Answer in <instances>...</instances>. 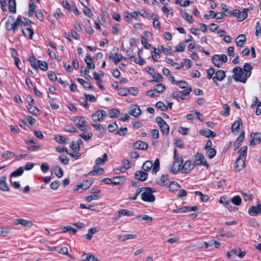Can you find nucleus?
Returning a JSON list of instances; mask_svg holds the SVG:
<instances>
[{
  "instance_id": "1",
  "label": "nucleus",
  "mask_w": 261,
  "mask_h": 261,
  "mask_svg": "<svg viewBox=\"0 0 261 261\" xmlns=\"http://www.w3.org/2000/svg\"><path fill=\"white\" fill-rule=\"evenodd\" d=\"M247 146H243L239 150V156L234 164V168L236 171H241L245 167V160L247 154Z\"/></svg>"
},
{
  "instance_id": "2",
  "label": "nucleus",
  "mask_w": 261,
  "mask_h": 261,
  "mask_svg": "<svg viewBox=\"0 0 261 261\" xmlns=\"http://www.w3.org/2000/svg\"><path fill=\"white\" fill-rule=\"evenodd\" d=\"M144 171H149L151 170V172L153 174H155L160 170V161L156 159L154 162V164L150 161H146L142 165V167Z\"/></svg>"
},
{
  "instance_id": "3",
  "label": "nucleus",
  "mask_w": 261,
  "mask_h": 261,
  "mask_svg": "<svg viewBox=\"0 0 261 261\" xmlns=\"http://www.w3.org/2000/svg\"><path fill=\"white\" fill-rule=\"evenodd\" d=\"M232 77L236 82L245 83L247 80L243 69L239 66H236L233 69Z\"/></svg>"
},
{
  "instance_id": "4",
  "label": "nucleus",
  "mask_w": 261,
  "mask_h": 261,
  "mask_svg": "<svg viewBox=\"0 0 261 261\" xmlns=\"http://www.w3.org/2000/svg\"><path fill=\"white\" fill-rule=\"evenodd\" d=\"M155 190L149 187H144L143 192L141 194V199L143 201L149 202H153L155 201V196L152 193Z\"/></svg>"
},
{
  "instance_id": "5",
  "label": "nucleus",
  "mask_w": 261,
  "mask_h": 261,
  "mask_svg": "<svg viewBox=\"0 0 261 261\" xmlns=\"http://www.w3.org/2000/svg\"><path fill=\"white\" fill-rule=\"evenodd\" d=\"M192 88L189 87L182 91H176L172 93V96L174 99L179 102L180 99L186 100V97L188 96L191 92Z\"/></svg>"
},
{
  "instance_id": "6",
  "label": "nucleus",
  "mask_w": 261,
  "mask_h": 261,
  "mask_svg": "<svg viewBox=\"0 0 261 261\" xmlns=\"http://www.w3.org/2000/svg\"><path fill=\"white\" fill-rule=\"evenodd\" d=\"M227 57L225 54L215 55L212 58L213 64L218 67H220L223 63H226Z\"/></svg>"
},
{
  "instance_id": "7",
  "label": "nucleus",
  "mask_w": 261,
  "mask_h": 261,
  "mask_svg": "<svg viewBox=\"0 0 261 261\" xmlns=\"http://www.w3.org/2000/svg\"><path fill=\"white\" fill-rule=\"evenodd\" d=\"M194 163L195 166L202 165L206 167V168L209 167V165L205 160L204 156L199 152H197L195 155Z\"/></svg>"
},
{
  "instance_id": "8",
  "label": "nucleus",
  "mask_w": 261,
  "mask_h": 261,
  "mask_svg": "<svg viewBox=\"0 0 261 261\" xmlns=\"http://www.w3.org/2000/svg\"><path fill=\"white\" fill-rule=\"evenodd\" d=\"M226 76L225 72L223 70H219L215 73V76L213 77V81L215 85L218 86L219 84L218 82L223 81Z\"/></svg>"
},
{
  "instance_id": "9",
  "label": "nucleus",
  "mask_w": 261,
  "mask_h": 261,
  "mask_svg": "<svg viewBox=\"0 0 261 261\" xmlns=\"http://www.w3.org/2000/svg\"><path fill=\"white\" fill-rule=\"evenodd\" d=\"M248 214L251 216H256L261 214V203L257 201L256 206H251L248 208Z\"/></svg>"
},
{
  "instance_id": "10",
  "label": "nucleus",
  "mask_w": 261,
  "mask_h": 261,
  "mask_svg": "<svg viewBox=\"0 0 261 261\" xmlns=\"http://www.w3.org/2000/svg\"><path fill=\"white\" fill-rule=\"evenodd\" d=\"M12 32L15 33L19 26H21L23 24V21L21 16H18L16 20L13 16H11Z\"/></svg>"
},
{
  "instance_id": "11",
  "label": "nucleus",
  "mask_w": 261,
  "mask_h": 261,
  "mask_svg": "<svg viewBox=\"0 0 261 261\" xmlns=\"http://www.w3.org/2000/svg\"><path fill=\"white\" fill-rule=\"evenodd\" d=\"M175 161L173 163V166L171 168V170L174 173H178L182 167L183 160L181 157L179 156L174 159Z\"/></svg>"
},
{
  "instance_id": "12",
  "label": "nucleus",
  "mask_w": 261,
  "mask_h": 261,
  "mask_svg": "<svg viewBox=\"0 0 261 261\" xmlns=\"http://www.w3.org/2000/svg\"><path fill=\"white\" fill-rule=\"evenodd\" d=\"M74 121L81 130L85 131L87 130V126L84 125L86 121L84 117L79 116L76 117L74 118Z\"/></svg>"
},
{
  "instance_id": "13",
  "label": "nucleus",
  "mask_w": 261,
  "mask_h": 261,
  "mask_svg": "<svg viewBox=\"0 0 261 261\" xmlns=\"http://www.w3.org/2000/svg\"><path fill=\"white\" fill-rule=\"evenodd\" d=\"M106 116V112L105 110H100L93 114L91 116V118L94 121H101Z\"/></svg>"
},
{
  "instance_id": "14",
  "label": "nucleus",
  "mask_w": 261,
  "mask_h": 261,
  "mask_svg": "<svg viewBox=\"0 0 261 261\" xmlns=\"http://www.w3.org/2000/svg\"><path fill=\"white\" fill-rule=\"evenodd\" d=\"M250 145H255L261 142V133H255L251 134Z\"/></svg>"
},
{
  "instance_id": "15",
  "label": "nucleus",
  "mask_w": 261,
  "mask_h": 261,
  "mask_svg": "<svg viewBox=\"0 0 261 261\" xmlns=\"http://www.w3.org/2000/svg\"><path fill=\"white\" fill-rule=\"evenodd\" d=\"M242 125V121L240 118H238L231 126V132L237 135L239 133L240 126Z\"/></svg>"
},
{
  "instance_id": "16",
  "label": "nucleus",
  "mask_w": 261,
  "mask_h": 261,
  "mask_svg": "<svg viewBox=\"0 0 261 261\" xmlns=\"http://www.w3.org/2000/svg\"><path fill=\"white\" fill-rule=\"evenodd\" d=\"M50 250L55 251L58 253L66 255L72 258V256L68 253V249L66 247L58 246L52 247Z\"/></svg>"
},
{
  "instance_id": "17",
  "label": "nucleus",
  "mask_w": 261,
  "mask_h": 261,
  "mask_svg": "<svg viewBox=\"0 0 261 261\" xmlns=\"http://www.w3.org/2000/svg\"><path fill=\"white\" fill-rule=\"evenodd\" d=\"M109 58L110 60L113 61L115 64H117L122 59L125 60L127 59V58L123 57L121 54H118V53L113 54L112 53L109 55Z\"/></svg>"
},
{
  "instance_id": "18",
  "label": "nucleus",
  "mask_w": 261,
  "mask_h": 261,
  "mask_svg": "<svg viewBox=\"0 0 261 261\" xmlns=\"http://www.w3.org/2000/svg\"><path fill=\"white\" fill-rule=\"evenodd\" d=\"M133 147L136 149L146 150L148 149V145L145 142L139 140L134 144Z\"/></svg>"
},
{
  "instance_id": "19",
  "label": "nucleus",
  "mask_w": 261,
  "mask_h": 261,
  "mask_svg": "<svg viewBox=\"0 0 261 261\" xmlns=\"http://www.w3.org/2000/svg\"><path fill=\"white\" fill-rule=\"evenodd\" d=\"M148 175L147 173L142 171H137L135 174L136 179L140 181L146 180L147 179Z\"/></svg>"
},
{
  "instance_id": "20",
  "label": "nucleus",
  "mask_w": 261,
  "mask_h": 261,
  "mask_svg": "<svg viewBox=\"0 0 261 261\" xmlns=\"http://www.w3.org/2000/svg\"><path fill=\"white\" fill-rule=\"evenodd\" d=\"M195 166V163L193 164L191 161H188L185 162L184 165L182 166L184 173H187L191 171Z\"/></svg>"
},
{
  "instance_id": "21",
  "label": "nucleus",
  "mask_w": 261,
  "mask_h": 261,
  "mask_svg": "<svg viewBox=\"0 0 261 261\" xmlns=\"http://www.w3.org/2000/svg\"><path fill=\"white\" fill-rule=\"evenodd\" d=\"M14 224L15 225L20 224L24 227H31L33 225L32 221L23 219H15L14 221Z\"/></svg>"
},
{
  "instance_id": "22",
  "label": "nucleus",
  "mask_w": 261,
  "mask_h": 261,
  "mask_svg": "<svg viewBox=\"0 0 261 261\" xmlns=\"http://www.w3.org/2000/svg\"><path fill=\"white\" fill-rule=\"evenodd\" d=\"M245 138V132L243 131L238 137L237 140L234 143V150H237L239 148Z\"/></svg>"
},
{
  "instance_id": "23",
  "label": "nucleus",
  "mask_w": 261,
  "mask_h": 261,
  "mask_svg": "<svg viewBox=\"0 0 261 261\" xmlns=\"http://www.w3.org/2000/svg\"><path fill=\"white\" fill-rule=\"evenodd\" d=\"M137 237L136 234H121L117 236V239L120 241H124L127 240L133 239Z\"/></svg>"
},
{
  "instance_id": "24",
  "label": "nucleus",
  "mask_w": 261,
  "mask_h": 261,
  "mask_svg": "<svg viewBox=\"0 0 261 261\" xmlns=\"http://www.w3.org/2000/svg\"><path fill=\"white\" fill-rule=\"evenodd\" d=\"M169 181V176L168 174L163 175L157 181L158 185L162 186L168 185Z\"/></svg>"
},
{
  "instance_id": "25",
  "label": "nucleus",
  "mask_w": 261,
  "mask_h": 261,
  "mask_svg": "<svg viewBox=\"0 0 261 261\" xmlns=\"http://www.w3.org/2000/svg\"><path fill=\"white\" fill-rule=\"evenodd\" d=\"M129 114L137 118L141 114V110L139 107L137 106L134 105L131 107L130 110L129 112Z\"/></svg>"
},
{
  "instance_id": "26",
  "label": "nucleus",
  "mask_w": 261,
  "mask_h": 261,
  "mask_svg": "<svg viewBox=\"0 0 261 261\" xmlns=\"http://www.w3.org/2000/svg\"><path fill=\"white\" fill-rule=\"evenodd\" d=\"M243 70L244 71V74L245 75L246 78L248 79V78H249L251 74L252 67L250 63H246L244 65Z\"/></svg>"
},
{
  "instance_id": "27",
  "label": "nucleus",
  "mask_w": 261,
  "mask_h": 261,
  "mask_svg": "<svg viewBox=\"0 0 261 261\" xmlns=\"http://www.w3.org/2000/svg\"><path fill=\"white\" fill-rule=\"evenodd\" d=\"M199 134L203 136H205L206 137H212L214 138L216 136V134L214 132L211 131L210 129H207L206 130L204 129H200L199 130Z\"/></svg>"
},
{
  "instance_id": "28",
  "label": "nucleus",
  "mask_w": 261,
  "mask_h": 261,
  "mask_svg": "<svg viewBox=\"0 0 261 261\" xmlns=\"http://www.w3.org/2000/svg\"><path fill=\"white\" fill-rule=\"evenodd\" d=\"M150 18L153 20V25L155 28H160L161 23L159 20V17L155 14H151Z\"/></svg>"
},
{
  "instance_id": "29",
  "label": "nucleus",
  "mask_w": 261,
  "mask_h": 261,
  "mask_svg": "<svg viewBox=\"0 0 261 261\" xmlns=\"http://www.w3.org/2000/svg\"><path fill=\"white\" fill-rule=\"evenodd\" d=\"M236 41L237 45L238 46L242 47L246 41V37L245 35L241 34L239 35L236 38Z\"/></svg>"
},
{
  "instance_id": "30",
  "label": "nucleus",
  "mask_w": 261,
  "mask_h": 261,
  "mask_svg": "<svg viewBox=\"0 0 261 261\" xmlns=\"http://www.w3.org/2000/svg\"><path fill=\"white\" fill-rule=\"evenodd\" d=\"M6 176L0 178V189L3 191H9V188L6 182Z\"/></svg>"
},
{
  "instance_id": "31",
  "label": "nucleus",
  "mask_w": 261,
  "mask_h": 261,
  "mask_svg": "<svg viewBox=\"0 0 261 261\" xmlns=\"http://www.w3.org/2000/svg\"><path fill=\"white\" fill-rule=\"evenodd\" d=\"M249 10L248 8H246L243 10L242 12H240V14L237 16V20L238 21L241 22L244 20L245 18L247 17L248 16V11Z\"/></svg>"
},
{
  "instance_id": "32",
  "label": "nucleus",
  "mask_w": 261,
  "mask_h": 261,
  "mask_svg": "<svg viewBox=\"0 0 261 261\" xmlns=\"http://www.w3.org/2000/svg\"><path fill=\"white\" fill-rule=\"evenodd\" d=\"M134 213L132 211H130L125 209H122L118 212V218H120L123 216H126L128 217L133 216Z\"/></svg>"
},
{
  "instance_id": "33",
  "label": "nucleus",
  "mask_w": 261,
  "mask_h": 261,
  "mask_svg": "<svg viewBox=\"0 0 261 261\" xmlns=\"http://www.w3.org/2000/svg\"><path fill=\"white\" fill-rule=\"evenodd\" d=\"M22 32L25 37L29 38L30 39H32L34 35V31L32 29L29 28L22 29Z\"/></svg>"
},
{
  "instance_id": "34",
  "label": "nucleus",
  "mask_w": 261,
  "mask_h": 261,
  "mask_svg": "<svg viewBox=\"0 0 261 261\" xmlns=\"http://www.w3.org/2000/svg\"><path fill=\"white\" fill-rule=\"evenodd\" d=\"M103 172V170L102 168L98 167V166H94L93 170L89 172L88 174L90 175H96L98 174H101Z\"/></svg>"
},
{
  "instance_id": "35",
  "label": "nucleus",
  "mask_w": 261,
  "mask_h": 261,
  "mask_svg": "<svg viewBox=\"0 0 261 261\" xmlns=\"http://www.w3.org/2000/svg\"><path fill=\"white\" fill-rule=\"evenodd\" d=\"M113 184L115 185L122 184L125 181V178L124 176H119L112 178Z\"/></svg>"
},
{
  "instance_id": "36",
  "label": "nucleus",
  "mask_w": 261,
  "mask_h": 261,
  "mask_svg": "<svg viewBox=\"0 0 261 261\" xmlns=\"http://www.w3.org/2000/svg\"><path fill=\"white\" fill-rule=\"evenodd\" d=\"M85 61L89 68L94 69L95 68V65L93 63L92 59L91 58L89 54H86Z\"/></svg>"
},
{
  "instance_id": "37",
  "label": "nucleus",
  "mask_w": 261,
  "mask_h": 261,
  "mask_svg": "<svg viewBox=\"0 0 261 261\" xmlns=\"http://www.w3.org/2000/svg\"><path fill=\"white\" fill-rule=\"evenodd\" d=\"M53 169L55 175L59 178H61L63 175V171L59 166H54Z\"/></svg>"
},
{
  "instance_id": "38",
  "label": "nucleus",
  "mask_w": 261,
  "mask_h": 261,
  "mask_svg": "<svg viewBox=\"0 0 261 261\" xmlns=\"http://www.w3.org/2000/svg\"><path fill=\"white\" fill-rule=\"evenodd\" d=\"M108 160V155L107 153H104L101 157L97 158L95 160L96 165H102L106 161Z\"/></svg>"
},
{
  "instance_id": "39",
  "label": "nucleus",
  "mask_w": 261,
  "mask_h": 261,
  "mask_svg": "<svg viewBox=\"0 0 261 261\" xmlns=\"http://www.w3.org/2000/svg\"><path fill=\"white\" fill-rule=\"evenodd\" d=\"M97 232V229L96 227L90 228L89 229L88 233L86 234L85 237L87 240H90L92 238L93 234L96 233Z\"/></svg>"
},
{
  "instance_id": "40",
  "label": "nucleus",
  "mask_w": 261,
  "mask_h": 261,
  "mask_svg": "<svg viewBox=\"0 0 261 261\" xmlns=\"http://www.w3.org/2000/svg\"><path fill=\"white\" fill-rule=\"evenodd\" d=\"M182 213H187V212H190L192 211H196L198 210V207L197 206H182L181 207Z\"/></svg>"
},
{
  "instance_id": "41",
  "label": "nucleus",
  "mask_w": 261,
  "mask_h": 261,
  "mask_svg": "<svg viewBox=\"0 0 261 261\" xmlns=\"http://www.w3.org/2000/svg\"><path fill=\"white\" fill-rule=\"evenodd\" d=\"M159 126L160 127L162 133L164 135H167L169 134V127L166 122H164Z\"/></svg>"
},
{
  "instance_id": "42",
  "label": "nucleus",
  "mask_w": 261,
  "mask_h": 261,
  "mask_svg": "<svg viewBox=\"0 0 261 261\" xmlns=\"http://www.w3.org/2000/svg\"><path fill=\"white\" fill-rule=\"evenodd\" d=\"M27 109L30 113L34 114V115H38L39 114V109L31 105H29L27 106Z\"/></svg>"
},
{
  "instance_id": "43",
  "label": "nucleus",
  "mask_w": 261,
  "mask_h": 261,
  "mask_svg": "<svg viewBox=\"0 0 261 261\" xmlns=\"http://www.w3.org/2000/svg\"><path fill=\"white\" fill-rule=\"evenodd\" d=\"M24 171V169L22 167H19L17 170L11 173V177H17L20 176Z\"/></svg>"
},
{
  "instance_id": "44",
  "label": "nucleus",
  "mask_w": 261,
  "mask_h": 261,
  "mask_svg": "<svg viewBox=\"0 0 261 261\" xmlns=\"http://www.w3.org/2000/svg\"><path fill=\"white\" fill-rule=\"evenodd\" d=\"M29 61L30 62L31 66L34 69H38V64H37V60L34 55L30 57Z\"/></svg>"
},
{
  "instance_id": "45",
  "label": "nucleus",
  "mask_w": 261,
  "mask_h": 261,
  "mask_svg": "<svg viewBox=\"0 0 261 261\" xmlns=\"http://www.w3.org/2000/svg\"><path fill=\"white\" fill-rule=\"evenodd\" d=\"M221 7L222 10L224 11V15H225L227 17H230L232 15V11L227 8V6L224 4H222Z\"/></svg>"
},
{
  "instance_id": "46",
  "label": "nucleus",
  "mask_w": 261,
  "mask_h": 261,
  "mask_svg": "<svg viewBox=\"0 0 261 261\" xmlns=\"http://www.w3.org/2000/svg\"><path fill=\"white\" fill-rule=\"evenodd\" d=\"M206 155L210 159L214 158L216 154V151L214 148L205 149Z\"/></svg>"
},
{
  "instance_id": "47",
  "label": "nucleus",
  "mask_w": 261,
  "mask_h": 261,
  "mask_svg": "<svg viewBox=\"0 0 261 261\" xmlns=\"http://www.w3.org/2000/svg\"><path fill=\"white\" fill-rule=\"evenodd\" d=\"M36 8L35 4L31 1V2L29 3V8L28 11V16L30 17H31L33 16V14L34 12L35 9Z\"/></svg>"
},
{
  "instance_id": "48",
  "label": "nucleus",
  "mask_w": 261,
  "mask_h": 261,
  "mask_svg": "<svg viewBox=\"0 0 261 261\" xmlns=\"http://www.w3.org/2000/svg\"><path fill=\"white\" fill-rule=\"evenodd\" d=\"M153 80L152 82H155L157 83H160L163 81V76L159 73H154L152 75Z\"/></svg>"
},
{
  "instance_id": "49",
  "label": "nucleus",
  "mask_w": 261,
  "mask_h": 261,
  "mask_svg": "<svg viewBox=\"0 0 261 261\" xmlns=\"http://www.w3.org/2000/svg\"><path fill=\"white\" fill-rule=\"evenodd\" d=\"M220 114L223 116L227 117L229 115V107L227 104H224L223 106V110Z\"/></svg>"
},
{
  "instance_id": "50",
  "label": "nucleus",
  "mask_w": 261,
  "mask_h": 261,
  "mask_svg": "<svg viewBox=\"0 0 261 261\" xmlns=\"http://www.w3.org/2000/svg\"><path fill=\"white\" fill-rule=\"evenodd\" d=\"M179 188V184L175 181H172L169 186V189L170 191H177Z\"/></svg>"
},
{
  "instance_id": "51",
  "label": "nucleus",
  "mask_w": 261,
  "mask_h": 261,
  "mask_svg": "<svg viewBox=\"0 0 261 261\" xmlns=\"http://www.w3.org/2000/svg\"><path fill=\"white\" fill-rule=\"evenodd\" d=\"M127 59H129L136 63L141 65H143L144 62V61L143 59L141 58L138 59L135 56H130V57L127 58Z\"/></svg>"
},
{
  "instance_id": "52",
  "label": "nucleus",
  "mask_w": 261,
  "mask_h": 261,
  "mask_svg": "<svg viewBox=\"0 0 261 261\" xmlns=\"http://www.w3.org/2000/svg\"><path fill=\"white\" fill-rule=\"evenodd\" d=\"M154 90L158 93H163L166 89L165 87L162 84H159L155 86Z\"/></svg>"
},
{
  "instance_id": "53",
  "label": "nucleus",
  "mask_w": 261,
  "mask_h": 261,
  "mask_svg": "<svg viewBox=\"0 0 261 261\" xmlns=\"http://www.w3.org/2000/svg\"><path fill=\"white\" fill-rule=\"evenodd\" d=\"M80 72L81 73H85V78L87 80L89 81V80H92L91 76L90 75H89V70L88 69H87V68L82 67L81 68Z\"/></svg>"
},
{
  "instance_id": "54",
  "label": "nucleus",
  "mask_w": 261,
  "mask_h": 261,
  "mask_svg": "<svg viewBox=\"0 0 261 261\" xmlns=\"http://www.w3.org/2000/svg\"><path fill=\"white\" fill-rule=\"evenodd\" d=\"M86 256L84 260L86 261H99L96 257L94 255L89 253H85L83 255V256Z\"/></svg>"
},
{
  "instance_id": "55",
  "label": "nucleus",
  "mask_w": 261,
  "mask_h": 261,
  "mask_svg": "<svg viewBox=\"0 0 261 261\" xmlns=\"http://www.w3.org/2000/svg\"><path fill=\"white\" fill-rule=\"evenodd\" d=\"M14 156V153L9 151H6L2 154L3 158L5 159V160L10 159L13 158Z\"/></svg>"
},
{
  "instance_id": "56",
  "label": "nucleus",
  "mask_w": 261,
  "mask_h": 261,
  "mask_svg": "<svg viewBox=\"0 0 261 261\" xmlns=\"http://www.w3.org/2000/svg\"><path fill=\"white\" fill-rule=\"evenodd\" d=\"M38 66H39L40 68L43 70V71H46L48 69V66L46 62L38 60Z\"/></svg>"
},
{
  "instance_id": "57",
  "label": "nucleus",
  "mask_w": 261,
  "mask_h": 261,
  "mask_svg": "<svg viewBox=\"0 0 261 261\" xmlns=\"http://www.w3.org/2000/svg\"><path fill=\"white\" fill-rule=\"evenodd\" d=\"M83 5L84 6V8L83 9V13L85 14V15L89 16L90 17L92 15H93V14L91 13V11L90 9L88 7L87 5L85 4L84 3H82Z\"/></svg>"
},
{
  "instance_id": "58",
  "label": "nucleus",
  "mask_w": 261,
  "mask_h": 261,
  "mask_svg": "<svg viewBox=\"0 0 261 261\" xmlns=\"http://www.w3.org/2000/svg\"><path fill=\"white\" fill-rule=\"evenodd\" d=\"M101 196L98 194H93L88 196L86 198V200L87 202H90L93 200H98L101 198Z\"/></svg>"
},
{
  "instance_id": "59",
  "label": "nucleus",
  "mask_w": 261,
  "mask_h": 261,
  "mask_svg": "<svg viewBox=\"0 0 261 261\" xmlns=\"http://www.w3.org/2000/svg\"><path fill=\"white\" fill-rule=\"evenodd\" d=\"M86 183L87 184V186H85L84 184H81L79 185L76 186V188L74 189L75 191L78 190L79 189H88L91 185L92 183L91 181H89L88 180H87L86 181Z\"/></svg>"
},
{
  "instance_id": "60",
  "label": "nucleus",
  "mask_w": 261,
  "mask_h": 261,
  "mask_svg": "<svg viewBox=\"0 0 261 261\" xmlns=\"http://www.w3.org/2000/svg\"><path fill=\"white\" fill-rule=\"evenodd\" d=\"M155 107L160 109L161 111H167L168 110V107L166 106L163 102L158 101L155 104Z\"/></svg>"
},
{
  "instance_id": "61",
  "label": "nucleus",
  "mask_w": 261,
  "mask_h": 261,
  "mask_svg": "<svg viewBox=\"0 0 261 261\" xmlns=\"http://www.w3.org/2000/svg\"><path fill=\"white\" fill-rule=\"evenodd\" d=\"M181 89H187L189 85L188 83L185 81H177L176 84Z\"/></svg>"
},
{
  "instance_id": "62",
  "label": "nucleus",
  "mask_w": 261,
  "mask_h": 261,
  "mask_svg": "<svg viewBox=\"0 0 261 261\" xmlns=\"http://www.w3.org/2000/svg\"><path fill=\"white\" fill-rule=\"evenodd\" d=\"M120 112L118 110L112 109L109 111V115L111 118L116 117L119 114Z\"/></svg>"
},
{
  "instance_id": "63",
  "label": "nucleus",
  "mask_w": 261,
  "mask_h": 261,
  "mask_svg": "<svg viewBox=\"0 0 261 261\" xmlns=\"http://www.w3.org/2000/svg\"><path fill=\"white\" fill-rule=\"evenodd\" d=\"M118 128V126L116 122L110 123L108 126L109 131L111 133L115 132Z\"/></svg>"
},
{
  "instance_id": "64",
  "label": "nucleus",
  "mask_w": 261,
  "mask_h": 261,
  "mask_svg": "<svg viewBox=\"0 0 261 261\" xmlns=\"http://www.w3.org/2000/svg\"><path fill=\"white\" fill-rule=\"evenodd\" d=\"M59 160L62 164L65 165H68L69 161V159L64 155H60L59 157Z\"/></svg>"
}]
</instances>
